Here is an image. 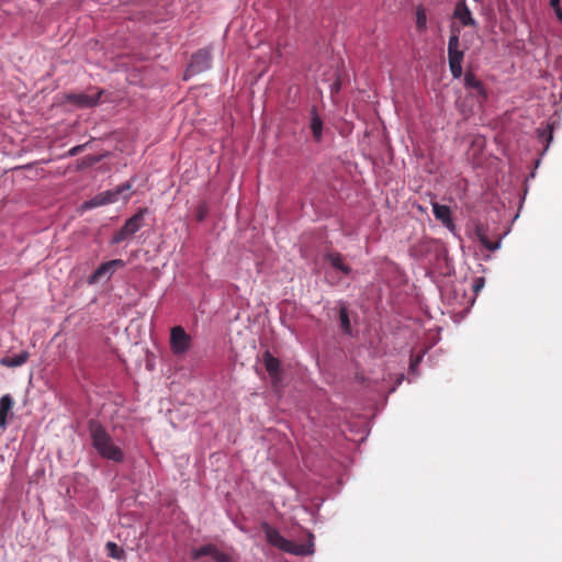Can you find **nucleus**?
I'll return each instance as SVG.
<instances>
[{
    "instance_id": "obj_12",
    "label": "nucleus",
    "mask_w": 562,
    "mask_h": 562,
    "mask_svg": "<svg viewBox=\"0 0 562 562\" xmlns=\"http://www.w3.org/2000/svg\"><path fill=\"white\" fill-rule=\"evenodd\" d=\"M262 359H263L266 370L272 380V383L277 386L279 379H280V361H279V359L273 357L269 350L265 351Z\"/></svg>"
},
{
    "instance_id": "obj_8",
    "label": "nucleus",
    "mask_w": 562,
    "mask_h": 562,
    "mask_svg": "<svg viewBox=\"0 0 562 562\" xmlns=\"http://www.w3.org/2000/svg\"><path fill=\"white\" fill-rule=\"evenodd\" d=\"M211 53L207 49H200L192 55L191 63L187 68V76H193L207 70L211 67Z\"/></svg>"
},
{
    "instance_id": "obj_21",
    "label": "nucleus",
    "mask_w": 562,
    "mask_h": 562,
    "mask_svg": "<svg viewBox=\"0 0 562 562\" xmlns=\"http://www.w3.org/2000/svg\"><path fill=\"white\" fill-rule=\"evenodd\" d=\"M105 549H106L108 555L113 559L122 560L125 557V551L121 547H119L115 542H112V541L106 542Z\"/></svg>"
},
{
    "instance_id": "obj_28",
    "label": "nucleus",
    "mask_w": 562,
    "mask_h": 562,
    "mask_svg": "<svg viewBox=\"0 0 562 562\" xmlns=\"http://www.w3.org/2000/svg\"><path fill=\"white\" fill-rule=\"evenodd\" d=\"M89 160H90V161H89V164H90V165H92V164H94V162H98V161H99V158H97V157H91V158H89Z\"/></svg>"
},
{
    "instance_id": "obj_16",
    "label": "nucleus",
    "mask_w": 562,
    "mask_h": 562,
    "mask_svg": "<svg viewBox=\"0 0 562 562\" xmlns=\"http://www.w3.org/2000/svg\"><path fill=\"white\" fill-rule=\"evenodd\" d=\"M477 240L490 251H494L501 247V241H491L487 237L486 229L483 225L477 224L474 229Z\"/></svg>"
},
{
    "instance_id": "obj_26",
    "label": "nucleus",
    "mask_w": 562,
    "mask_h": 562,
    "mask_svg": "<svg viewBox=\"0 0 562 562\" xmlns=\"http://www.w3.org/2000/svg\"><path fill=\"white\" fill-rule=\"evenodd\" d=\"M83 148H85V145H77V146L72 147L71 149H69L68 156H70V157L76 156L79 153H81Z\"/></svg>"
},
{
    "instance_id": "obj_6",
    "label": "nucleus",
    "mask_w": 562,
    "mask_h": 562,
    "mask_svg": "<svg viewBox=\"0 0 562 562\" xmlns=\"http://www.w3.org/2000/svg\"><path fill=\"white\" fill-rule=\"evenodd\" d=\"M131 184L128 182L119 186L114 190H108L93 196L91 200L83 203V207L92 209L100 205H105L117 201V196L125 190H130Z\"/></svg>"
},
{
    "instance_id": "obj_20",
    "label": "nucleus",
    "mask_w": 562,
    "mask_h": 562,
    "mask_svg": "<svg viewBox=\"0 0 562 562\" xmlns=\"http://www.w3.org/2000/svg\"><path fill=\"white\" fill-rule=\"evenodd\" d=\"M29 358L27 351H22L18 355H14L12 357H4L1 359V363L7 367H19L26 362Z\"/></svg>"
},
{
    "instance_id": "obj_14",
    "label": "nucleus",
    "mask_w": 562,
    "mask_h": 562,
    "mask_svg": "<svg viewBox=\"0 0 562 562\" xmlns=\"http://www.w3.org/2000/svg\"><path fill=\"white\" fill-rule=\"evenodd\" d=\"M432 212L435 217L439 220L446 227H453V223L451 220V211L449 206L435 202L432 203Z\"/></svg>"
},
{
    "instance_id": "obj_9",
    "label": "nucleus",
    "mask_w": 562,
    "mask_h": 562,
    "mask_svg": "<svg viewBox=\"0 0 562 562\" xmlns=\"http://www.w3.org/2000/svg\"><path fill=\"white\" fill-rule=\"evenodd\" d=\"M123 266L124 262L121 259H113L100 265L97 268V270L90 276L89 283L95 284L103 279L108 280L114 273V271H116V269Z\"/></svg>"
},
{
    "instance_id": "obj_13",
    "label": "nucleus",
    "mask_w": 562,
    "mask_h": 562,
    "mask_svg": "<svg viewBox=\"0 0 562 562\" xmlns=\"http://www.w3.org/2000/svg\"><path fill=\"white\" fill-rule=\"evenodd\" d=\"M453 15L463 26H474L475 20L464 0L457 3Z\"/></svg>"
},
{
    "instance_id": "obj_10",
    "label": "nucleus",
    "mask_w": 562,
    "mask_h": 562,
    "mask_svg": "<svg viewBox=\"0 0 562 562\" xmlns=\"http://www.w3.org/2000/svg\"><path fill=\"white\" fill-rule=\"evenodd\" d=\"M464 87L471 91V94L477 99L479 102H484L487 99V92L483 82L472 71H467L464 75Z\"/></svg>"
},
{
    "instance_id": "obj_3",
    "label": "nucleus",
    "mask_w": 562,
    "mask_h": 562,
    "mask_svg": "<svg viewBox=\"0 0 562 562\" xmlns=\"http://www.w3.org/2000/svg\"><path fill=\"white\" fill-rule=\"evenodd\" d=\"M314 536L307 531H302L300 541L289 540L283 538V552H288L295 555H308L314 552Z\"/></svg>"
},
{
    "instance_id": "obj_27",
    "label": "nucleus",
    "mask_w": 562,
    "mask_h": 562,
    "mask_svg": "<svg viewBox=\"0 0 562 562\" xmlns=\"http://www.w3.org/2000/svg\"><path fill=\"white\" fill-rule=\"evenodd\" d=\"M484 285V279L477 278L473 284L474 292H479Z\"/></svg>"
},
{
    "instance_id": "obj_5",
    "label": "nucleus",
    "mask_w": 562,
    "mask_h": 562,
    "mask_svg": "<svg viewBox=\"0 0 562 562\" xmlns=\"http://www.w3.org/2000/svg\"><path fill=\"white\" fill-rule=\"evenodd\" d=\"M102 93V90H98L94 93L71 92L65 94V101L78 109L93 108L99 103Z\"/></svg>"
},
{
    "instance_id": "obj_2",
    "label": "nucleus",
    "mask_w": 562,
    "mask_h": 562,
    "mask_svg": "<svg viewBox=\"0 0 562 562\" xmlns=\"http://www.w3.org/2000/svg\"><path fill=\"white\" fill-rule=\"evenodd\" d=\"M464 58V49L461 48L460 30L451 29L448 42V61L452 77L459 79L462 76V63Z\"/></svg>"
},
{
    "instance_id": "obj_7",
    "label": "nucleus",
    "mask_w": 562,
    "mask_h": 562,
    "mask_svg": "<svg viewBox=\"0 0 562 562\" xmlns=\"http://www.w3.org/2000/svg\"><path fill=\"white\" fill-rule=\"evenodd\" d=\"M191 337L181 326H176L170 333V347L173 353L181 355L189 350Z\"/></svg>"
},
{
    "instance_id": "obj_15",
    "label": "nucleus",
    "mask_w": 562,
    "mask_h": 562,
    "mask_svg": "<svg viewBox=\"0 0 562 562\" xmlns=\"http://www.w3.org/2000/svg\"><path fill=\"white\" fill-rule=\"evenodd\" d=\"M13 400L11 395L5 394L0 398V428L4 429L8 425V416H12Z\"/></svg>"
},
{
    "instance_id": "obj_4",
    "label": "nucleus",
    "mask_w": 562,
    "mask_h": 562,
    "mask_svg": "<svg viewBox=\"0 0 562 562\" xmlns=\"http://www.w3.org/2000/svg\"><path fill=\"white\" fill-rule=\"evenodd\" d=\"M146 210H140L135 215L130 217L123 227L115 233V235L112 238V244H120L123 240L132 237L136 232L139 231V228L143 226L144 221V214Z\"/></svg>"
},
{
    "instance_id": "obj_23",
    "label": "nucleus",
    "mask_w": 562,
    "mask_h": 562,
    "mask_svg": "<svg viewBox=\"0 0 562 562\" xmlns=\"http://www.w3.org/2000/svg\"><path fill=\"white\" fill-rule=\"evenodd\" d=\"M416 27L419 32H424L427 27V15L423 7L416 9Z\"/></svg>"
},
{
    "instance_id": "obj_24",
    "label": "nucleus",
    "mask_w": 562,
    "mask_h": 562,
    "mask_svg": "<svg viewBox=\"0 0 562 562\" xmlns=\"http://www.w3.org/2000/svg\"><path fill=\"white\" fill-rule=\"evenodd\" d=\"M550 7L553 9L559 21L562 22V8L560 0H550Z\"/></svg>"
},
{
    "instance_id": "obj_18",
    "label": "nucleus",
    "mask_w": 562,
    "mask_h": 562,
    "mask_svg": "<svg viewBox=\"0 0 562 562\" xmlns=\"http://www.w3.org/2000/svg\"><path fill=\"white\" fill-rule=\"evenodd\" d=\"M326 261L330 263L331 267L341 271L344 274H349L351 272V268L344 263L342 256L338 252L327 254L325 257Z\"/></svg>"
},
{
    "instance_id": "obj_19",
    "label": "nucleus",
    "mask_w": 562,
    "mask_h": 562,
    "mask_svg": "<svg viewBox=\"0 0 562 562\" xmlns=\"http://www.w3.org/2000/svg\"><path fill=\"white\" fill-rule=\"evenodd\" d=\"M261 528L266 535L267 541L274 546L276 548L281 549V535L274 528H272L268 522H262Z\"/></svg>"
},
{
    "instance_id": "obj_22",
    "label": "nucleus",
    "mask_w": 562,
    "mask_h": 562,
    "mask_svg": "<svg viewBox=\"0 0 562 562\" xmlns=\"http://www.w3.org/2000/svg\"><path fill=\"white\" fill-rule=\"evenodd\" d=\"M339 321H340L341 329L346 334H350V331H351L350 319H349L348 310L345 305H341L339 308Z\"/></svg>"
},
{
    "instance_id": "obj_30",
    "label": "nucleus",
    "mask_w": 562,
    "mask_h": 562,
    "mask_svg": "<svg viewBox=\"0 0 562 562\" xmlns=\"http://www.w3.org/2000/svg\"><path fill=\"white\" fill-rule=\"evenodd\" d=\"M199 221H202L203 220V214H199Z\"/></svg>"
},
{
    "instance_id": "obj_1",
    "label": "nucleus",
    "mask_w": 562,
    "mask_h": 562,
    "mask_svg": "<svg viewBox=\"0 0 562 562\" xmlns=\"http://www.w3.org/2000/svg\"><path fill=\"white\" fill-rule=\"evenodd\" d=\"M89 432L93 448L102 458L116 463L124 460L123 450L113 442L112 437L98 420L89 422Z\"/></svg>"
},
{
    "instance_id": "obj_11",
    "label": "nucleus",
    "mask_w": 562,
    "mask_h": 562,
    "mask_svg": "<svg viewBox=\"0 0 562 562\" xmlns=\"http://www.w3.org/2000/svg\"><path fill=\"white\" fill-rule=\"evenodd\" d=\"M206 555L212 557L216 562H231L229 557L221 552L214 544L202 546L192 552L193 559H200Z\"/></svg>"
},
{
    "instance_id": "obj_25",
    "label": "nucleus",
    "mask_w": 562,
    "mask_h": 562,
    "mask_svg": "<svg viewBox=\"0 0 562 562\" xmlns=\"http://www.w3.org/2000/svg\"><path fill=\"white\" fill-rule=\"evenodd\" d=\"M539 138L541 142L550 143L552 139V130L550 126H548L546 130L539 132Z\"/></svg>"
},
{
    "instance_id": "obj_17",
    "label": "nucleus",
    "mask_w": 562,
    "mask_h": 562,
    "mask_svg": "<svg viewBox=\"0 0 562 562\" xmlns=\"http://www.w3.org/2000/svg\"><path fill=\"white\" fill-rule=\"evenodd\" d=\"M310 127H311L314 140L319 143L323 137V121H322L321 116L317 114L315 108H313L311 111Z\"/></svg>"
},
{
    "instance_id": "obj_29",
    "label": "nucleus",
    "mask_w": 562,
    "mask_h": 562,
    "mask_svg": "<svg viewBox=\"0 0 562 562\" xmlns=\"http://www.w3.org/2000/svg\"><path fill=\"white\" fill-rule=\"evenodd\" d=\"M334 86H335V89H336V90H338V89H339V83H338V82H336Z\"/></svg>"
}]
</instances>
